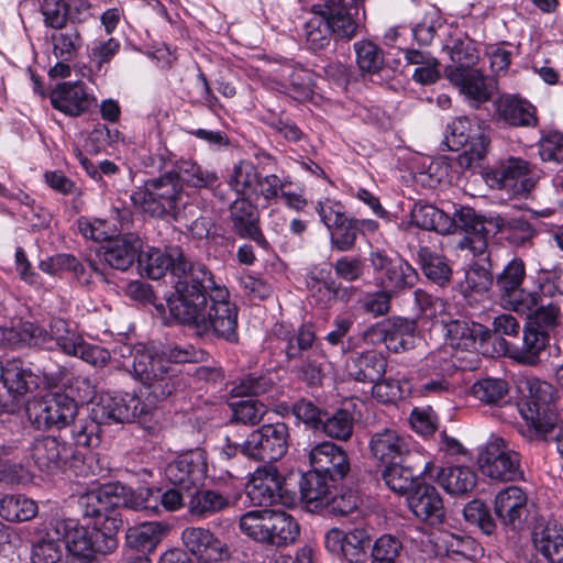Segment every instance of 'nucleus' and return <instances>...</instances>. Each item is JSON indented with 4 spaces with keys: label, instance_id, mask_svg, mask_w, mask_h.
I'll return each mask as SVG.
<instances>
[{
    "label": "nucleus",
    "instance_id": "1",
    "mask_svg": "<svg viewBox=\"0 0 563 563\" xmlns=\"http://www.w3.org/2000/svg\"><path fill=\"white\" fill-rule=\"evenodd\" d=\"M166 297L170 316L181 324L196 329L198 334H212L230 344H238V307L229 300V291L218 285L210 268L177 253Z\"/></svg>",
    "mask_w": 563,
    "mask_h": 563
},
{
    "label": "nucleus",
    "instance_id": "2",
    "mask_svg": "<svg viewBox=\"0 0 563 563\" xmlns=\"http://www.w3.org/2000/svg\"><path fill=\"white\" fill-rule=\"evenodd\" d=\"M122 490L119 486H101L80 498L84 517L92 519L91 527L73 519L56 523L54 533L65 543L66 563H93L98 554L106 555L117 549V534L123 520L114 507Z\"/></svg>",
    "mask_w": 563,
    "mask_h": 563
},
{
    "label": "nucleus",
    "instance_id": "3",
    "mask_svg": "<svg viewBox=\"0 0 563 563\" xmlns=\"http://www.w3.org/2000/svg\"><path fill=\"white\" fill-rule=\"evenodd\" d=\"M152 417V405L134 394L102 395L91 402L86 418L70 422V437L77 446L97 448L101 443L103 426L135 421L147 423Z\"/></svg>",
    "mask_w": 563,
    "mask_h": 563
},
{
    "label": "nucleus",
    "instance_id": "4",
    "mask_svg": "<svg viewBox=\"0 0 563 563\" xmlns=\"http://www.w3.org/2000/svg\"><path fill=\"white\" fill-rule=\"evenodd\" d=\"M365 12L347 0H324L312 5L303 24V37L309 51L327 49L334 42H350L362 26Z\"/></svg>",
    "mask_w": 563,
    "mask_h": 563
},
{
    "label": "nucleus",
    "instance_id": "5",
    "mask_svg": "<svg viewBox=\"0 0 563 563\" xmlns=\"http://www.w3.org/2000/svg\"><path fill=\"white\" fill-rule=\"evenodd\" d=\"M130 198L135 208L152 218L167 222L187 220V211L192 216L198 211V206L194 203H184L180 209L183 185L172 169L145 180L144 185L134 190Z\"/></svg>",
    "mask_w": 563,
    "mask_h": 563
},
{
    "label": "nucleus",
    "instance_id": "6",
    "mask_svg": "<svg viewBox=\"0 0 563 563\" xmlns=\"http://www.w3.org/2000/svg\"><path fill=\"white\" fill-rule=\"evenodd\" d=\"M239 528L253 541L275 548L295 543L300 534L299 523L291 515L267 508L243 514L239 519Z\"/></svg>",
    "mask_w": 563,
    "mask_h": 563
},
{
    "label": "nucleus",
    "instance_id": "7",
    "mask_svg": "<svg viewBox=\"0 0 563 563\" xmlns=\"http://www.w3.org/2000/svg\"><path fill=\"white\" fill-rule=\"evenodd\" d=\"M133 374L146 388L150 402L167 399L181 386L177 368L165 364L151 349L136 350L133 355Z\"/></svg>",
    "mask_w": 563,
    "mask_h": 563
},
{
    "label": "nucleus",
    "instance_id": "8",
    "mask_svg": "<svg viewBox=\"0 0 563 563\" xmlns=\"http://www.w3.org/2000/svg\"><path fill=\"white\" fill-rule=\"evenodd\" d=\"M525 389L526 393L519 404V412L525 421L519 430L521 435L542 424L553 427V421L561 417L554 405L553 385L531 377L526 380Z\"/></svg>",
    "mask_w": 563,
    "mask_h": 563
},
{
    "label": "nucleus",
    "instance_id": "9",
    "mask_svg": "<svg viewBox=\"0 0 563 563\" xmlns=\"http://www.w3.org/2000/svg\"><path fill=\"white\" fill-rule=\"evenodd\" d=\"M31 456L37 468L47 474L66 471H73L75 475L86 474L82 453L56 437L35 439L31 446Z\"/></svg>",
    "mask_w": 563,
    "mask_h": 563
},
{
    "label": "nucleus",
    "instance_id": "10",
    "mask_svg": "<svg viewBox=\"0 0 563 563\" xmlns=\"http://www.w3.org/2000/svg\"><path fill=\"white\" fill-rule=\"evenodd\" d=\"M289 440V428L285 422L263 424L242 442V455L256 462H276L287 453Z\"/></svg>",
    "mask_w": 563,
    "mask_h": 563
},
{
    "label": "nucleus",
    "instance_id": "11",
    "mask_svg": "<svg viewBox=\"0 0 563 563\" xmlns=\"http://www.w3.org/2000/svg\"><path fill=\"white\" fill-rule=\"evenodd\" d=\"M77 413V402L64 393L48 394L26 405L27 419L36 430L66 428L70 426Z\"/></svg>",
    "mask_w": 563,
    "mask_h": 563
},
{
    "label": "nucleus",
    "instance_id": "12",
    "mask_svg": "<svg viewBox=\"0 0 563 563\" xmlns=\"http://www.w3.org/2000/svg\"><path fill=\"white\" fill-rule=\"evenodd\" d=\"M444 143L450 151L464 148L460 165L471 167L473 162L486 156L490 139L481 125L472 126L467 117H459L446 125Z\"/></svg>",
    "mask_w": 563,
    "mask_h": 563
},
{
    "label": "nucleus",
    "instance_id": "13",
    "mask_svg": "<svg viewBox=\"0 0 563 563\" xmlns=\"http://www.w3.org/2000/svg\"><path fill=\"white\" fill-rule=\"evenodd\" d=\"M478 466L483 475L498 482L523 479L520 454L510 449L501 438L489 441L478 455Z\"/></svg>",
    "mask_w": 563,
    "mask_h": 563
},
{
    "label": "nucleus",
    "instance_id": "14",
    "mask_svg": "<svg viewBox=\"0 0 563 563\" xmlns=\"http://www.w3.org/2000/svg\"><path fill=\"white\" fill-rule=\"evenodd\" d=\"M314 210L320 217V221L330 232V244L332 250L345 253L354 250L358 238L356 218L349 217L344 212L341 202L325 199L318 201Z\"/></svg>",
    "mask_w": 563,
    "mask_h": 563
},
{
    "label": "nucleus",
    "instance_id": "15",
    "mask_svg": "<svg viewBox=\"0 0 563 563\" xmlns=\"http://www.w3.org/2000/svg\"><path fill=\"white\" fill-rule=\"evenodd\" d=\"M526 279V264L520 257H514L495 276L494 284L500 303L514 311H526L536 305L533 291H527L522 285Z\"/></svg>",
    "mask_w": 563,
    "mask_h": 563
},
{
    "label": "nucleus",
    "instance_id": "16",
    "mask_svg": "<svg viewBox=\"0 0 563 563\" xmlns=\"http://www.w3.org/2000/svg\"><path fill=\"white\" fill-rule=\"evenodd\" d=\"M368 262L377 285L393 295L412 288L418 280V274L409 263L389 257L384 251H372Z\"/></svg>",
    "mask_w": 563,
    "mask_h": 563
},
{
    "label": "nucleus",
    "instance_id": "17",
    "mask_svg": "<svg viewBox=\"0 0 563 563\" xmlns=\"http://www.w3.org/2000/svg\"><path fill=\"white\" fill-rule=\"evenodd\" d=\"M208 475L207 453L195 449L177 455L164 467V476L173 486L191 493L203 486Z\"/></svg>",
    "mask_w": 563,
    "mask_h": 563
},
{
    "label": "nucleus",
    "instance_id": "18",
    "mask_svg": "<svg viewBox=\"0 0 563 563\" xmlns=\"http://www.w3.org/2000/svg\"><path fill=\"white\" fill-rule=\"evenodd\" d=\"M432 467V462L424 461L418 452H413L384 466L382 478L393 492L408 496L423 482V476L430 474Z\"/></svg>",
    "mask_w": 563,
    "mask_h": 563
},
{
    "label": "nucleus",
    "instance_id": "19",
    "mask_svg": "<svg viewBox=\"0 0 563 563\" xmlns=\"http://www.w3.org/2000/svg\"><path fill=\"white\" fill-rule=\"evenodd\" d=\"M416 328L413 320L391 317L369 327L364 333V339L372 344L383 343L387 350L399 353L413 345Z\"/></svg>",
    "mask_w": 563,
    "mask_h": 563
},
{
    "label": "nucleus",
    "instance_id": "20",
    "mask_svg": "<svg viewBox=\"0 0 563 563\" xmlns=\"http://www.w3.org/2000/svg\"><path fill=\"white\" fill-rule=\"evenodd\" d=\"M307 457L311 468L336 486L350 476L351 463L347 453L333 442L322 441L312 445Z\"/></svg>",
    "mask_w": 563,
    "mask_h": 563
},
{
    "label": "nucleus",
    "instance_id": "21",
    "mask_svg": "<svg viewBox=\"0 0 563 563\" xmlns=\"http://www.w3.org/2000/svg\"><path fill=\"white\" fill-rule=\"evenodd\" d=\"M30 347H41L48 351L60 350L63 353L76 356L84 341L80 334L69 329L63 319H55L49 324V331L31 322Z\"/></svg>",
    "mask_w": 563,
    "mask_h": 563
},
{
    "label": "nucleus",
    "instance_id": "22",
    "mask_svg": "<svg viewBox=\"0 0 563 563\" xmlns=\"http://www.w3.org/2000/svg\"><path fill=\"white\" fill-rule=\"evenodd\" d=\"M550 346V334L532 329L525 324L519 341L501 339L500 347L504 353L518 364L526 366L539 365Z\"/></svg>",
    "mask_w": 563,
    "mask_h": 563
},
{
    "label": "nucleus",
    "instance_id": "23",
    "mask_svg": "<svg viewBox=\"0 0 563 563\" xmlns=\"http://www.w3.org/2000/svg\"><path fill=\"white\" fill-rule=\"evenodd\" d=\"M144 242L135 232H126L109 238L98 249V256L111 268L126 272L135 264Z\"/></svg>",
    "mask_w": 563,
    "mask_h": 563
},
{
    "label": "nucleus",
    "instance_id": "24",
    "mask_svg": "<svg viewBox=\"0 0 563 563\" xmlns=\"http://www.w3.org/2000/svg\"><path fill=\"white\" fill-rule=\"evenodd\" d=\"M185 550L196 560L205 562H223L231 558L227 542L216 536L210 529L187 527L181 532Z\"/></svg>",
    "mask_w": 563,
    "mask_h": 563
},
{
    "label": "nucleus",
    "instance_id": "25",
    "mask_svg": "<svg viewBox=\"0 0 563 563\" xmlns=\"http://www.w3.org/2000/svg\"><path fill=\"white\" fill-rule=\"evenodd\" d=\"M494 512L505 529H520L530 512L526 492L514 485L499 490L494 499Z\"/></svg>",
    "mask_w": 563,
    "mask_h": 563
},
{
    "label": "nucleus",
    "instance_id": "26",
    "mask_svg": "<svg viewBox=\"0 0 563 563\" xmlns=\"http://www.w3.org/2000/svg\"><path fill=\"white\" fill-rule=\"evenodd\" d=\"M229 220L231 231L241 239L254 241L263 249L268 247L261 227L257 206L253 205L250 197H238L229 207Z\"/></svg>",
    "mask_w": 563,
    "mask_h": 563
},
{
    "label": "nucleus",
    "instance_id": "27",
    "mask_svg": "<svg viewBox=\"0 0 563 563\" xmlns=\"http://www.w3.org/2000/svg\"><path fill=\"white\" fill-rule=\"evenodd\" d=\"M448 79L475 108H479L482 103L490 100L497 88L496 79L484 75L477 68L451 70Z\"/></svg>",
    "mask_w": 563,
    "mask_h": 563
},
{
    "label": "nucleus",
    "instance_id": "28",
    "mask_svg": "<svg viewBox=\"0 0 563 563\" xmlns=\"http://www.w3.org/2000/svg\"><path fill=\"white\" fill-rule=\"evenodd\" d=\"M446 336L452 346L463 351L488 353L487 344L492 339L490 330L472 320H451L445 324Z\"/></svg>",
    "mask_w": 563,
    "mask_h": 563
},
{
    "label": "nucleus",
    "instance_id": "29",
    "mask_svg": "<svg viewBox=\"0 0 563 563\" xmlns=\"http://www.w3.org/2000/svg\"><path fill=\"white\" fill-rule=\"evenodd\" d=\"M407 503L413 515L427 523L438 526L444 521L443 500L433 485L423 481L407 496Z\"/></svg>",
    "mask_w": 563,
    "mask_h": 563
},
{
    "label": "nucleus",
    "instance_id": "30",
    "mask_svg": "<svg viewBox=\"0 0 563 563\" xmlns=\"http://www.w3.org/2000/svg\"><path fill=\"white\" fill-rule=\"evenodd\" d=\"M368 448L371 455L384 466L413 453L408 441L390 428H384L372 433Z\"/></svg>",
    "mask_w": 563,
    "mask_h": 563
},
{
    "label": "nucleus",
    "instance_id": "31",
    "mask_svg": "<svg viewBox=\"0 0 563 563\" xmlns=\"http://www.w3.org/2000/svg\"><path fill=\"white\" fill-rule=\"evenodd\" d=\"M496 119L514 128H534L538 123L537 110L529 101L517 96H503L495 101Z\"/></svg>",
    "mask_w": 563,
    "mask_h": 563
},
{
    "label": "nucleus",
    "instance_id": "32",
    "mask_svg": "<svg viewBox=\"0 0 563 563\" xmlns=\"http://www.w3.org/2000/svg\"><path fill=\"white\" fill-rule=\"evenodd\" d=\"M300 499L310 512L324 510V505L329 503V495L338 486L313 468L299 474Z\"/></svg>",
    "mask_w": 563,
    "mask_h": 563
},
{
    "label": "nucleus",
    "instance_id": "33",
    "mask_svg": "<svg viewBox=\"0 0 563 563\" xmlns=\"http://www.w3.org/2000/svg\"><path fill=\"white\" fill-rule=\"evenodd\" d=\"M177 253H185L179 246H169L165 250L155 246L141 247L137 258V272L150 279H161L177 263Z\"/></svg>",
    "mask_w": 563,
    "mask_h": 563
},
{
    "label": "nucleus",
    "instance_id": "34",
    "mask_svg": "<svg viewBox=\"0 0 563 563\" xmlns=\"http://www.w3.org/2000/svg\"><path fill=\"white\" fill-rule=\"evenodd\" d=\"M489 225L492 234H499L500 239L515 247L531 246L537 230L533 224L525 218H506L500 214L490 217Z\"/></svg>",
    "mask_w": 563,
    "mask_h": 563
},
{
    "label": "nucleus",
    "instance_id": "35",
    "mask_svg": "<svg viewBox=\"0 0 563 563\" xmlns=\"http://www.w3.org/2000/svg\"><path fill=\"white\" fill-rule=\"evenodd\" d=\"M387 360L374 350L350 355L345 363L347 374L356 382L374 383L386 373Z\"/></svg>",
    "mask_w": 563,
    "mask_h": 563
},
{
    "label": "nucleus",
    "instance_id": "36",
    "mask_svg": "<svg viewBox=\"0 0 563 563\" xmlns=\"http://www.w3.org/2000/svg\"><path fill=\"white\" fill-rule=\"evenodd\" d=\"M54 109L77 117L88 111L91 99L81 82H60L49 95Z\"/></svg>",
    "mask_w": 563,
    "mask_h": 563
},
{
    "label": "nucleus",
    "instance_id": "37",
    "mask_svg": "<svg viewBox=\"0 0 563 563\" xmlns=\"http://www.w3.org/2000/svg\"><path fill=\"white\" fill-rule=\"evenodd\" d=\"M532 541L548 563H563V527L558 521L538 525L532 532Z\"/></svg>",
    "mask_w": 563,
    "mask_h": 563
},
{
    "label": "nucleus",
    "instance_id": "38",
    "mask_svg": "<svg viewBox=\"0 0 563 563\" xmlns=\"http://www.w3.org/2000/svg\"><path fill=\"white\" fill-rule=\"evenodd\" d=\"M231 505L229 495L200 487L189 494L187 511L192 518L203 520L230 508Z\"/></svg>",
    "mask_w": 563,
    "mask_h": 563
},
{
    "label": "nucleus",
    "instance_id": "39",
    "mask_svg": "<svg viewBox=\"0 0 563 563\" xmlns=\"http://www.w3.org/2000/svg\"><path fill=\"white\" fill-rule=\"evenodd\" d=\"M1 383L12 398H18L36 390L40 376L25 367L21 360L13 358L5 362Z\"/></svg>",
    "mask_w": 563,
    "mask_h": 563
},
{
    "label": "nucleus",
    "instance_id": "40",
    "mask_svg": "<svg viewBox=\"0 0 563 563\" xmlns=\"http://www.w3.org/2000/svg\"><path fill=\"white\" fill-rule=\"evenodd\" d=\"M532 174L530 163L518 157H509L494 170V177L499 188L517 189L518 184H520V188L526 191L534 186Z\"/></svg>",
    "mask_w": 563,
    "mask_h": 563
},
{
    "label": "nucleus",
    "instance_id": "41",
    "mask_svg": "<svg viewBox=\"0 0 563 563\" xmlns=\"http://www.w3.org/2000/svg\"><path fill=\"white\" fill-rule=\"evenodd\" d=\"M316 332L312 323H302L297 330L285 334L282 341L285 343L283 349L286 361L303 360L309 355H317Z\"/></svg>",
    "mask_w": 563,
    "mask_h": 563
},
{
    "label": "nucleus",
    "instance_id": "42",
    "mask_svg": "<svg viewBox=\"0 0 563 563\" xmlns=\"http://www.w3.org/2000/svg\"><path fill=\"white\" fill-rule=\"evenodd\" d=\"M444 48L448 51L451 64L445 67V75L450 77L451 70H468L475 68L479 60V52L475 41L466 34L451 36Z\"/></svg>",
    "mask_w": 563,
    "mask_h": 563
},
{
    "label": "nucleus",
    "instance_id": "43",
    "mask_svg": "<svg viewBox=\"0 0 563 563\" xmlns=\"http://www.w3.org/2000/svg\"><path fill=\"white\" fill-rule=\"evenodd\" d=\"M437 482L452 496H466L476 487L477 476L467 466H446L438 472Z\"/></svg>",
    "mask_w": 563,
    "mask_h": 563
},
{
    "label": "nucleus",
    "instance_id": "44",
    "mask_svg": "<svg viewBox=\"0 0 563 563\" xmlns=\"http://www.w3.org/2000/svg\"><path fill=\"white\" fill-rule=\"evenodd\" d=\"M172 170L180 184L196 189L214 190L220 185L219 176L214 170L203 168L191 159L180 158Z\"/></svg>",
    "mask_w": 563,
    "mask_h": 563
},
{
    "label": "nucleus",
    "instance_id": "45",
    "mask_svg": "<svg viewBox=\"0 0 563 563\" xmlns=\"http://www.w3.org/2000/svg\"><path fill=\"white\" fill-rule=\"evenodd\" d=\"M410 216L411 222L422 230L434 231L442 235L453 231L451 217L432 205L416 202Z\"/></svg>",
    "mask_w": 563,
    "mask_h": 563
},
{
    "label": "nucleus",
    "instance_id": "46",
    "mask_svg": "<svg viewBox=\"0 0 563 563\" xmlns=\"http://www.w3.org/2000/svg\"><path fill=\"white\" fill-rule=\"evenodd\" d=\"M492 216H479L475 212L474 209L468 207H463L460 210H456L451 217V221H453V231H463L466 234H472L477 236V242L481 246H486V236L493 232V228L489 225V219Z\"/></svg>",
    "mask_w": 563,
    "mask_h": 563
},
{
    "label": "nucleus",
    "instance_id": "47",
    "mask_svg": "<svg viewBox=\"0 0 563 563\" xmlns=\"http://www.w3.org/2000/svg\"><path fill=\"white\" fill-rule=\"evenodd\" d=\"M104 486H119L123 488L122 493H118L117 495L119 503L114 507L115 511L119 514V507L121 505L135 511H144L148 515H158L161 511L157 498H155L154 488H139L137 490H133L120 483H109Z\"/></svg>",
    "mask_w": 563,
    "mask_h": 563
},
{
    "label": "nucleus",
    "instance_id": "48",
    "mask_svg": "<svg viewBox=\"0 0 563 563\" xmlns=\"http://www.w3.org/2000/svg\"><path fill=\"white\" fill-rule=\"evenodd\" d=\"M162 536L163 528L158 522H148L129 528L125 536L128 547L125 552L147 555V553L156 549L162 540Z\"/></svg>",
    "mask_w": 563,
    "mask_h": 563
},
{
    "label": "nucleus",
    "instance_id": "49",
    "mask_svg": "<svg viewBox=\"0 0 563 563\" xmlns=\"http://www.w3.org/2000/svg\"><path fill=\"white\" fill-rule=\"evenodd\" d=\"M417 258L423 275L440 287L446 286L452 278V268L448 260L431 251L428 246H420Z\"/></svg>",
    "mask_w": 563,
    "mask_h": 563
},
{
    "label": "nucleus",
    "instance_id": "50",
    "mask_svg": "<svg viewBox=\"0 0 563 563\" xmlns=\"http://www.w3.org/2000/svg\"><path fill=\"white\" fill-rule=\"evenodd\" d=\"M532 296L537 297L536 305L526 311L518 312L527 314L526 325L550 334L560 323V308L552 302L543 303V298L537 291H533Z\"/></svg>",
    "mask_w": 563,
    "mask_h": 563
},
{
    "label": "nucleus",
    "instance_id": "51",
    "mask_svg": "<svg viewBox=\"0 0 563 563\" xmlns=\"http://www.w3.org/2000/svg\"><path fill=\"white\" fill-rule=\"evenodd\" d=\"M495 277L492 273V264L485 267L479 264L473 265L466 273L464 280L457 283L456 290L464 300L471 302L474 294H483L494 284Z\"/></svg>",
    "mask_w": 563,
    "mask_h": 563
},
{
    "label": "nucleus",
    "instance_id": "52",
    "mask_svg": "<svg viewBox=\"0 0 563 563\" xmlns=\"http://www.w3.org/2000/svg\"><path fill=\"white\" fill-rule=\"evenodd\" d=\"M288 489L283 485L278 477L271 476L264 479H255L247 487V496L254 506H269L282 500L284 493Z\"/></svg>",
    "mask_w": 563,
    "mask_h": 563
},
{
    "label": "nucleus",
    "instance_id": "53",
    "mask_svg": "<svg viewBox=\"0 0 563 563\" xmlns=\"http://www.w3.org/2000/svg\"><path fill=\"white\" fill-rule=\"evenodd\" d=\"M36 512V504L22 495H3L0 497V517L7 521H27Z\"/></svg>",
    "mask_w": 563,
    "mask_h": 563
},
{
    "label": "nucleus",
    "instance_id": "54",
    "mask_svg": "<svg viewBox=\"0 0 563 563\" xmlns=\"http://www.w3.org/2000/svg\"><path fill=\"white\" fill-rule=\"evenodd\" d=\"M354 417L347 409H336L329 413L325 410L322 423L318 432L329 438L346 441L353 434Z\"/></svg>",
    "mask_w": 563,
    "mask_h": 563
},
{
    "label": "nucleus",
    "instance_id": "55",
    "mask_svg": "<svg viewBox=\"0 0 563 563\" xmlns=\"http://www.w3.org/2000/svg\"><path fill=\"white\" fill-rule=\"evenodd\" d=\"M471 390L473 396L482 402L500 406L506 401L509 387L505 379L486 377L475 382Z\"/></svg>",
    "mask_w": 563,
    "mask_h": 563
},
{
    "label": "nucleus",
    "instance_id": "56",
    "mask_svg": "<svg viewBox=\"0 0 563 563\" xmlns=\"http://www.w3.org/2000/svg\"><path fill=\"white\" fill-rule=\"evenodd\" d=\"M260 176L261 174L251 162L240 161L234 165L228 178V185L238 197H249V191L255 185L257 186Z\"/></svg>",
    "mask_w": 563,
    "mask_h": 563
},
{
    "label": "nucleus",
    "instance_id": "57",
    "mask_svg": "<svg viewBox=\"0 0 563 563\" xmlns=\"http://www.w3.org/2000/svg\"><path fill=\"white\" fill-rule=\"evenodd\" d=\"M356 64L361 73L375 75L384 66V54L380 47L371 41H360L354 44Z\"/></svg>",
    "mask_w": 563,
    "mask_h": 563
},
{
    "label": "nucleus",
    "instance_id": "58",
    "mask_svg": "<svg viewBox=\"0 0 563 563\" xmlns=\"http://www.w3.org/2000/svg\"><path fill=\"white\" fill-rule=\"evenodd\" d=\"M230 408L232 424L257 426L267 413V407L256 399L232 402Z\"/></svg>",
    "mask_w": 563,
    "mask_h": 563
},
{
    "label": "nucleus",
    "instance_id": "59",
    "mask_svg": "<svg viewBox=\"0 0 563 563\" xmlns=\"http://www.w3.org/2000/svg\"><path fill=\"white\" fill-rule=\"evenodd\" d=\"M53 54L63 62H70L81 48L82 38L77 27H69L64 32L51 36Z\"/></svg>",
    "mask_w": 563,
    "mask_h": 563
},
{
    "label": "nucleus",
    "instance_id": "60",
    "mask_svg": "<svg viewBox=\"0 0 563 563\" xmlns=\"http://www.w3.org/2000/svg\"><path fill=\"white\" fill-rule=\"evenodd\" d=\"M463 515L470 525L476 526L484 534L490 536L496 531L498 520L484 501L474 499L467 503Z\"/></svg>",
    "mask_w": 563,
    "mask_h": 563
},
{
    "label": "nucleus",
    "instance_id": "61",
    "mask_svg": "<svg viewBox=\"0 0 563 563\" xmlns=\"http://www.w3.org/2000/svg\"><path fill=\"white\" fill-rule=\"evenodd\" d=\"M371 536L364 528H354L345 532L343 541L344 552L341 559L349 563H358L366 559V549L369 547Z\"/></svg>",
    "mask_w": 563,
    "mask_h": 563
},
{
    "label": "nucleus",
    "instance_id": "62",
    "mask_svg": "<svg viewBox=\"0 0 563 563\" xmlns=\"http://www.w3.org/2000/svg\"><path fill=\"white\" fill-rule=\"evenodd\" d=\"M360 504L361 498L356 490L338 486L336 490H331L324 509L335 516H347L356 511Z\"/></svg>",
    "mask_w": 563,
    "mask_h": 563
},
{
    "label": "nucleus",
    "instance_id": "63",
    "mask_svg": "<svg viewBox=\"0 0 563 563\" xmlns=\"http://www.w3.org/2000/svg\"><path fill=\"white\" fill-rule=\"evenodd\" d=\"M291 413L306 429L318 432L325 413V409L318 407L312 400L301 397L291 404Z\"/></svg>",
    "mask_w": 563,
    "mask_h": 563
},
{
    "label": "nucleus",
    "instance_id": "64",
    "mask_svg": "<svg viewBox=\"0 0 563 563\" xmlns=\"http://www.w3.org/2000/svg\"><path fill=\"white\" fill-rule=\"evenodd\" d=\"M441 542L449 556L457 555L463 559L473 560L481 551L478 542L470 536L448 533L442 538Z\"/></svg>",
    "mask_w": 563,
    "mask_h": 563
}]
</instances>
